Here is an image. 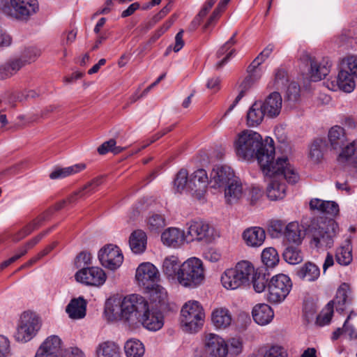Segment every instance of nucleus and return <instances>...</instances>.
Listing matches in <instances>:
<instances>
[{
  "label": "nucleus",
  "instance_id": "13d9d810",
  "mask_svg": "<svg viewBox=\"0 0 357 357\" xmlns=\"http://www.w3.org/2000/svg\"><path fill=\"white\" fill-rule=\"evenodd\" d=\"M300 98V86L295 82H290L287 88L284 98L289 102H296Z\"/></svg>",
  "mask_w": 357,
  "mask_h": 357
},
{
  "label": "nucleus",
  "instance_id": "c85d7f7f",
  "mask_svg": "<svg viewBox=\"0 0 357 357\" xmlns=\"http://www.w3.org/2000/svg\"><path fill=\"white\" fill-rule=\"evenodd\" d=\"M266 116L261 103L259 101L255 102L247 112V124L250 127H255L259 125Z\"/></svg>",
  "mask_w": 357,
  "mask_h": 357
},
{
  "label": "nucleus",
  "instance_id": "e2e57ef3",
  "mask_svg": "<svg viewBox=\"0 0 357 357\" xmlns=\"http://www.w3.org/2000/svg\"><path fill=\"white\" fill-rule=\"evenodd\" d=\"M262 63H264V61L260 60L259 56H257L248 67V73H249V75L255 77V79H259L261 77V70L260 69H258V67Z\"/></svg>",
  "mask_w": 357,
  "mask_h": 357
},
{
  "label": "nucleus",
  "instance_id": "7ed1b4c3",
  "mask_svg": "<svg viewBox=\"0 0 357 357\" xmlns=\"http://www.w3.org/2000/svg\"><path fill=\"white\" fill-rule=\"evenodd\" d=\"M337 230L338 225L332 219L326 221L314 220L307 230L310 246L317 250L331 248Z\"/></svg>",
  "mask_w": 357,
  "mask_h": 357
},
{
  "label": "nucleus",
  "instance_id": "864d4df0",
  "mask_svg": "<svg viewBox=\"0 0 357 357\" xmlns=\"http://www.w3.org/2000/svg\"><path fill=\"white\" fill-rule=\"evenodd\" d=\"M250 279H252L253 288L256 292L261 293L264 291L268 280L265 273L255 271V274L252 275Z\"/></svg>",
  "mask_w": 357,
  "mask_h": 357
},
{
  "label": "nucleus",
  "instance_id": "4c0bfd02",
  "mask_svg": "<svg viewBox=\"0 0 357 357\" xmlns=\"http://www.w3.org/2000/svg\"><path fill=\"white\" fill-rule=\"evenodd\" d=\"M47 354L59 357L61 354V340L56 335H51L40 346Z\"/></svg>",
  "mask_w": 357,
  "mask_h": 357
},
{
  "label": "nucleus",
  "instance_id": "338daca9",
  "mask_svg": "<svg viewBox=\"0 0 357 357\" xmlns=\"http://www.w3.org/2000/svg\"><path fill=\"white\" fill-rule=\"evenodd\" d=\"M248 199H250L251 203L253 204L257 201L262 196V190L259 187L253 186L245 190Z\"/></svg>",
  "mask_w": 357,
  "mask_h": 357
},
{
  "label": "nucleus",
  "instance_id": "6e6d98bb",
  "mask_svg": "<svg viewBox=\"0 0 357 357\" xmlns=\"http://www.w3.org/2000/svg\"><path fill=\"white\" fill-rule=\"evenodd\" d=\"M287 72L284 69H278L275 73L273 84L277 89H282L289 84Z\"/></svg>",
  "mask_w": 357,
  "mask_h": 357
},
{
  "label": "nucleus",
  "instance_id": "bf43d9fd",
  "mask_svg": "<svg viewBox=\"0 0 357 357\" xmlns=\"http://www.w3.org/2000/svg\"><path fill=\"white\" fill-rule=\"evenodd\" d=\"M263 357H287V352L283 347L275 344L264 351Z\"/></svg>",
  "mask_w": 357,
  "mask_h": 357
},
{
  "label": "nucleus",
  "instance_id": "de8ad7c7",
  "mask_svg": "<svg viewBox=\"0 0 357 357\" xmlns=\"http://www.w3.org/2000/svg\"><path fill=\"white\" fill-rule=\"evenodd\" d=\"M283 258L290 264H298L303 261V256L298 248L289 246L283 252Z\"/></svg>",
  "mask_w": 357,
  "mask_h": 357
},
{
  "label": "nucleus",
  "instance_id": "9b49d317",
  "mask_svg": "<svg viewBox=\"0 0 357 357\" xmlns=\"http://www.w3.org/2000/svg\"><path fill=\"white\" fill-rule=\"evenodd\" d=\"M289 166L293 169L294 174H296L297 176V178L295 181H290L289 179H287L288 178L284 176V174L291 176V174L287 172V174H286V172H283V170L279 171L278 173L273 174H264L266 176H268L269 177L272 178L266 188L267 196L271 200L275 201L282 199L285 197L287 187L284 180H286L289 183H295L298 180V174L294 171V168L291 166L290 164Z\"/></svg>",
  "mask_w": 357,
  "mask_h": 357
},
{
  "label": "nucleus",
  "instance_id": "473e14b6",
  "mask_svg": "<svg viewBox=\"0 0 357 357\" xmlns=\"http://www.w3.org/2000/svg\"><path fill=\"white\" fill-rule=\"evenodd\" d=\"M131 250L135 254H139L145 250L146 245V235L142 230L133 231L129 240Z\"/></svg>",
  "mask_w": 357,
  "mask_h": 357
},
{
  "label": "nucleus",
  "instance_id": "79ce46f5",
  "mask_svg": "<svg viewBox=\"0 0 357 357\" xmlns=\"http://www.w3.org/2000/svg\"><path fill=\"white\" fill-rule=\"evenodd\" d=\"M85 164L80 163L64 168H58L54 169L50 174V178L51 179L63 178L70 175H73L82 171L85 169Z\"/></svg>",
  "mask_w": 357,
  "mask_h": 357
},
{
  "label": "nucleus",
  "instance_id": "5701e85b",
  "mask_svg": "<svg viewBox=\"0 0 357 357\" xmlns=\"http://www.w3.org/2000/svg\"><path fill=\"white\" fill-rule=\"evenodd\" d=\"M252 317L259 325H266L269 324L274 317L272 308L267 304L259 303L252 309Z\"/></svg>",
  "mask_w": 357,
  "mask_h": 357
},
{
  "label": "nucleus",
  "instance_id": "423d86ee",
  "mask_svg": "<svg viewBox=\"0 0 357 357\" xmlns=\"http://www.w3.org/2000/svg\"><path fill=\"white\" fill-rule=\"evenodd\" d=\"M38 0H9L0 3V12L20 21H27L38 10Z\"/></svg>",
  "mask_w": 357,
  "mask_h": 357
},
{
  "label": "nucleus",
  "instance_id": "39448f33",
  "mask_svg": "<svg viewBox=\"0 0 357 357\" xmlns=\"http://www.w3.org/2000/svg\"><path fill=\"white\" fill-rule=\"evenodd\" d=\"M139 302L140 305L139 303L136 307L131 325L134 326L139 323L149 331H155L160 329L164 324L162 314L154 310L143 296H141Z\"/></svg>",
  "mask_w": 357,
  "mask_h": 357
},
{
  "label": "nucleus",
  "instance_id": "aec40b11",
  "mask_svg": "<svg viewBox=\"0 0 357 357\" xmlns=\"http://www.w3.org/2000/svg\"><path fill=\"white\" fill-rule=\"evenodd\" d=\"M87 302L82 297L74 298L66 307V312L71 319H82L86 314Z\"/></svg>",
  "mask_w": 357,
  "mask_h": 357
},
{
  "label": "nucleus",
  "instance_id": "393cba45",
  "mask_svg": "<svg viewBox=\"0 0 357 357\" xmlns=\"http://www.w3.org/2000/svg\"><path fill=\"white\" fill-rule=\"evenodd\" d=\"M221 282L225 288L231 290H235L245 286V283L233 268L225 271L221 276Z\"/></svg>",
  "mask_w": 357,
  "mask_h": 357
},
{
  "label": "nucleus",
  "instance_id": "20e7f679",
  "mask_svg": "<svg viewBox=\"0 0 357 357\" xmlns=\"http://www.w3.org/2000/svg\"><path fill=\"white\" fill-rule=\"evenodd\" d=\"M140 299L141 296L138 294H131L123 298H110L105 303V312L112 319H124L131 325L132 318L134 317L137 304H140Z\"/></svg>",
  "mask_w": 357,
  "mask_h": 357
},
{
  "label": "nucleus",
  "instance_id": "3c124183",
  "mask_svg": "<svg viewBox=\"0 0 357 357\" xmlns=\"http://www.w3.org/2000/svg\"><path fill=\"white\" fill-rule=\"evenodd\" d=\"M147 227L152 232L160 231L165 225L166 222L163 215L153 213L146 220Z\"/></svg>",
  "mask_w": 357,
  "mask_h": 357
},
{
  "label": "nucleus",
  "instance_id": "cd10ccee",
  "mask_svg": "<svg viewBox=\"0 0 357 357\" xmlns=\"http://www.w3.org/2000/svg\"><path fill=\"white\" fill-rule=\"evenodd\" d=\"M96 357H120L119 347L112 341H103L96 347Z\"/></svg>",
  "mask_w": 357,
  "mask_h": 357
},
{
  "label": "nucleus",
  "instance_id": "f257e3e1",
  "mask_svg": "<svg viewBox=\"0 0 357 357\" xmlns=\"http://www.w3.org/2000/svg\"><path fill=\"white\" fill-rule=\"evenodd\" d=\"M234 147L239 158L248 161L257 159L264 174H273L286 170L291 174V176L284 174L287 179L295 181L297 178L287 157H278L274 160L275 147L271 138H266L264 141L259 133L247 130L238 135Z\"/></svg>",
  "mask_w": 357,
  "mask_h": 357
},
{
  "label": "nucleus",
  "instance_id": "f704fd0d",
  "mask_svg": "<svg viewBox=\"0 0 357 357\" xmlns=\"http://www.w3.org/2000/svg\"><path fill=\"white\" fill-rule=\"evenodd\" d=\"M233 268L245 285L250 283V278L255 274V271L253 264L248 260L238 261Z\"/></svg>",
  "mask_w": 357,
  "mask_h": 357
},
{
  "label": "nucleus",
  "instance_id": "8fccbe9b",
  "mask_svg": "<svg viewBox=\"0 0 357 357\" xmlns=\"http://www.w3.org/2000/svg\"><path fill=\"white\" fill-rule=\"evenodd\" d=\"M262 262L269 268L275 266L279 262V255L273 248H265L261 253Z\"/></svg>",
  "mask_w": 357,
  "mask_h": 357
},
{
  "label": "nucleus",
  "instance_id": "5fc2aeb1",
  "mask_svg": "<svg viewBox=\"0 0 357 357\" xmlns=\"http://www.w3.org/2000/svg\"><path fill=\"white\" fill-rule=\"evenodd\" d=\"M116 141L114 139H110L109 140L105 142L102 143L98 148V152L100 155H105L109 151L113 153L114 154L116 155L120 153H121L124 148L121 146H116Z\"/></svg>",
  "mask_w": 357,
  "mask_h": 357
},
{
  "label": "nucleus",
  "instance_id": "2eb2a0df",
  "mask_svg": "<svg viewBox=\"0 0 357 357\" xmlns=\"http://www.w3.org/2000/svg\"><path fill=\"white\" fill-rule=\"evenodd\" d=\"M235 177L230 167L218 165L213 168L209 178V185L214 189L222 190Z\"/></svg>",
  "mask_w": 357,
  "mask_h": 357
},
{
  "label": "nucleus",
  "instance_id": "a878e982",
  "mask_svg": "<svg viewBox=\"0 0 357 357\" xmlns=\"http://www.w3.org/2000/svg\"><path fill=\"white\" fill-rule=\"evenodd\" d=\"M310 208L330 215H336L339 213V206L333 201H325L319 199H312L310 202Z\"/></svg>",
  "mask_w": 357,
  "mask_h": 357
},
{
  "label": "nucleus",
  "instance_id": "603ef678",
  "mask_svg": "<svg viewBox=\"0 0 357 357\" xmlns=\"http://www.w3.org/2000/svg\"><path fill=\"white\" fill-rule=\"evenodd\" d=\"M189 177L187 170L181 169L176 174L174 181V188L176 192H181L186 189L188 190V183Z\"/></svg>",
  "mask_w": 357,
  "mask_h": 357
},
{
  "label": "nucleus",
  "instance_id": "37998d69",
  "mask_svg": "<svg viewBox=\"0 0 357 357\" xmlns=\"http://www.w3.org/2000/svg\"><path fill=\"white\" fill-rule=\"evenodd\" d=\"M124 350L127 357H142L145 351L144 344L135 339L128 340L125 344Z\"/></svg>",
  "mask_w": 357,
  "mask_h": 357
},
{
  "label": "nucleus",
  "instance_id": "774afa93",
  "mask_svg": "<svg viewBox=\"0 0 357 357\" xmlns=\"http://www.w3.org/2000/svg\"><path fill=\"white\" fill-rule=\"evenodd\" d=\"M61 357H85L84 353L78 348H69L63 351L61 354Z\"/></svg>",
  "mask_w": 357,
  "mask_h": 357
},
{
  "label": "nucleus",
  "instance_id": "58836bf2",
  "mask_svg": "<svg viewBox=\"0 0 357 357\" xmlns=\"http://www.w3.org/2000/svg\"><path fill=\"white\" fill-rule=\"evenodd\" d=\"M350 294V289L348 284L343 283L338 288L336 294L335 299L332 301L333 305L335 304L336 310L342 312L344 310L343 305L347 303H351V300L349 298Z\"/></svg>",
  "mask_w": 357,
  "mask_h": 357
},
{
  "label": "nucleus",
  "instance_id": "09e8293b",
  "mask_svg": "<svg viewBox=\"0 0 357 357\" xmlns=\"http://www.w3.org/2000/svg\"><path fill=\"white\" fill-rule=\"evenodd\" d=\"M339 69L357 77V56L351 55L343 58L340 61Z\"/></svg>",
  "mask_w": 357,
  "mask_h": 357
},
{
  "label": "nucleus",
  "instance_id": "052dcab7",
  "mask_svg": "<svg viewBox=\"0 0 357 357\" xmlns=\"http://www.w3.org/2000/svg\"><path fill=\"white\" fill-rule=\"evenodd\" d=\"M230 0H221L217 8L213 12L211 16L208 19V22L205 24V29L208 27L212 23H213L220 16V13L225 10L226 6Z\"/></svg>",
  "mask_w": 357,
  "mask_h": 357
},
{
  "label": "nucleus",
  "instance_id": "c03bdc74",
  "mask_svg": "<svg viewBox=\"0 0 357 357\" xmlns=\"http://www.w3.org/2000/svg\"><path fill=\"white\" fill-rule=\"evenodd\" d=\"M352 248L349 243L336 250L335 259L341 266H347L352 261Z\"/></svg>",
  "mask_w": 357,
  "mask_h": 357
},
{
  "label": "nucleus",
  "instance_id": "f3484780",
  "mask_svg": "<svg viewBox=\"0 0 357 357\" xmlns=\"http://www.w3.org/2000/svg\"><path fill=\"white\" fill-rule=\"evenodd\" d=\"M204 348L208 357H227L228 355L227 342L215 334L210 333L206 336Z\"/></svg>",
  "mask_w": 357,
  "mask_h": 357
},
{
  "label": "nucleus",
  "instance_id": "2f4dec72",
  "mask_svg": "<svg viewBox=\"0 0 357 357\" xmlns=\"http://www.w3.org/2000/svg\"><path fill=\"white\" fill-rule=\"evenodd\" d=\"M304 235L303 229L297 222H291L285 227L284 237L289 242L301 244Z\"/></svg>",
  "mask_w": 357,
  "mask_h": 357
},
{
  "label": "nucleus",
  "instance_id": "69168bd1",
  "mask_svg": "<svg viewBox=\"0 0 357 357\" xmlns=\"http://www.w3.org/2000/svg\"><path fill=\"white\" fill-rule=\"evenodd\" d=\"M10 354V341L6 337L0 335V357H8Z\"/></svg>",
  "mask_w": 357,
  "mask_h": 357
},
{
  "label": "nucleus",
  "instance_id": "c9c22d12",
  "mask_svg": "<svg viewBox=\"0 0 357 357\" xmlns=\"http://www.w3.org/2000/svg\"><path fill=\"white\" fill-rule=\"evenodd\" d=\"M355 78L357 77L349 73L339 69L336 78L337 86L340 90L346 93H350L355 88Z\"/></svg>",
  "mask_w": 357,
  "mask_h": 357
},
{
  "label": "nucleus",
  "instance_id": "0eeeda50",
  "mask_svg": "<svg viewBox=\"0 0 357 357\" xmlns=\"http://www.w3.org/2000/svg\"><path fill=\"white\" fill-rule=\"evenodd\" d=\"M204 318V309L196 301H188L181 310V324L185 332H197L202 327Z\"/></svg>",
  "mask_w": 357,
  "mask_h": 357
},
{
  "label": "nucleus",
  "instance_id": "72a5a7b5",
  "mask_svg": "<svg viewBox=\"0 0 357 357\" xmlns=\"http://www.w3.org/2000/svg\"><path fill=\"white\" fill-rule=\"evenodd\" d=\"M328 137L331 146L334 149L342 148L347 142L344 129L338 126L331 128Z\"/></svg>",
  "mask_w": 357,
  "mask_h": 357
},
{
  "label": "nucleus",
  "instance_id": "bb28decb",
  "mask_svg": "<svg viewBox=\"0 0 357 357\" xmlns=\"http://www.w3.org/2000/svg\"><path fill=\"white\" fill-rule=\"evenodd\" d=\"M211 321L213 325L218 329H225L230 326L231 323V315L226 308H218L211 314Z\"/></svg>",
  "mask_w": 357,
  "mask_h": 357
},
{
  "label": "nucleus",
  "instance_id": "1a4fd4ad",
  "mask_svg": "<svg viewBox=\"0 0 357 357\" xmlns=\"http://www.w3.org/2000/svg\"><path fill=\"white\" fill-rule=\"evenodd\" d=\"M40 318L33 312H24L21 316L15 334V338L20 342L31 340L40 330Z\"/></svg>",
  "mask_w": 357,
  "mask_h": 357
},
{
  "label": "nucleus",
  "instance_id": "e433bc0d",
  "mask_svg": "<svg viewBox=\"0 0 357 357\" xmlns=\"http://www.w3.org/2000/svg\"><path fill=\"white\" fill-rule=\"evenodd\" d=\"M27 61V60H23L21 57L10 60L6 64L0 66V79H5L13 75L26 65Z\"/></svg>",
  "mask_w": 357,
  "mask_h": 357
},
{
  "label": "nucleus",
  "instance_id": "dca6fc26",
  "mask_svg": "<svg viewBox=\"0 0 357 357\" xmlns=\"http://www.w3.org/2000/svg\"><path fill=\"white\" fill-rule=\"evenodd\" d=\"M77 281L89 286H100L106 280L105 272L98 267L82 268L75 274Z\"/></svg>",
  "mask_w": 357,
  "mask_h": 357
},
{
  "label": "nucleus",
  "instance_id": "0e129e2a",
  "mask_svg": "<svg viewBox=\"0 0 357 357\" xmlns=\"http://www.w3.org/2000/svg\"><path fill=\"white\" fill-rule=\"evenodd\" d=\"M88 196H89V190L86 192L85 190H84V188L82 187L80 190L70 195L66 199V201L68 205H73L75 204L79 199H84Z\"/></svg>",
  "mask_w": 357,
  "mask_h": 357
},
{
  "label": "nucleus",
  "instance_id": "412c9836",
  "mask_svg": "<svg viewBox=\"0 0 357 357\" xmlns=\"http://www.w3.org/2000/svg\"><path fill=\"white\" fill-rule=\"evenodd\" d=\"M161 240L169 247L178 248L186 240V235L183 230L169 227L162 234Z\"/></svg>",
  "mask_w": 357,
  "mask_h": 357
},
{
  "label": "nucleus",
  "instance_id": "c756f323",
  "mask_svg": "<svg viewBox=\"0 0 357 357\" xmlns=\"http://www.w3.org/2000/svg\"><path fill=\"white\" fill-rule=\"evenodd\" d=\"M296 275L303 280L313 282L320 276V269L315 264L306 262L298 269Z\"/></svg>",
  "mask_w": 357,
  "mask_h": 357
},
{
  "label": "nucleus",
  "instance_id": "4d7b16f0",
  "mask_svg": "<svg viewBox=\"0 0 357 357\" xmlns=\"http://www.w3.org/2000/svg\"><path fill=\"white\" fill-rule=\"evenodd\" d=\"M333 313V302H329L317 317L316 323L320 326L330 323Z\"/></svg>",
  "mask_w": 357,
  "mask_h": 357
},
{
  "label": "nucleus",
  "instance_id": "f03ea898",
  "mask_svg": "<svg viewBox=\"0 0 357 357\" xmlns=\"http://www.w3.org/2000/svg\"><path fill=\"white\" fill-rule=\"evenodd\" d=\"M135 278L138 284L145 289L153 302L165 303V289L158 282L160 275L157 268L149 262L142 263L136 270Z\"/></svg>",
  "mask_w": 357,
  "mask_h": 357
},
{
  "label": "nucleus",
  "instance_id": "b1692460",
  "mask_svg": "<svg viewBox=\"0 0 357 357\" xmlns=\"http://www.w3.org/2000/svg\"><path fill=\"white\" fill-rule=\"evenodd\" d=\"M243 238L247 245L250 247H259L265 241V231L259 227H253L245 229Z\"/></svg>",
  "mask_w": 357,
  "mask_h": 357
},
{
  "label": "nucleus",
  "instance_id": "ea45409f",
  "mask_svg": "<svg viewBox=\"0 0 357 357\" xmlns=\"http://www.w3.org/2000/svg\"><path fill=\"white\" fill-rule=\"evenodd\" d=\"M236 43V40L233 38H229L225 43H224L217 51L216 55L218 57H220L227 53V51L229 52L227 54V55L218 63H217L215 68L216 69H220L222 68L230 59L231 56L234 54L235 50L231 49L233 45Z\"/></svg>",
  "mask_w": 357,
  "mask_h": 357
},
{
  "label": "nucleus",
  "instance_id": "a19ab883",
  "mask_svg": "<svg viewBox=\"0 0 357 357\" xmlns=\"http://www.w3.org/2000/svg\"><path fill=\"white\" fill-rule=\"evenodd\" d=\"M338 160L340 162H347L355 166L357 165V142H353L346 146L339 155Z\"/></svg>",
  "mask_w": 357,
  "mask_h": 357
},
{
  "label": "nucleus",
  "instance_id": "4468645a",
  "mask_svg": "<svg viewBox=\"0 0 357 357\" xmlns=\"http://www.w3.org/2000/svg\"><path fill=\"white\" fill-rule=\"evenodd\" d=\"M98 259L105 268L116 270L121 265L123 257L117 246L108 245L100 250Z\"/></svg>",
  "mask_w": 357,
  "mask_h": 357
},
{
  "label": "nucleus",
  "instance_id": "6ab92c4d",
  "mask_svg": "<svg viewBox=\"0 0 357 357\" xmlns=\"http://www.w3.org/2000/svg\"><path fill=\"white\" fill-rule=\"evenodd\" d=\"M261 103L264 112L269 118L278 116L281 111L282 98L278 92H273L269 94L264 101H259Z\"/></svg>",
  "mask_w": 357,
  "mask_h": 357
},
{
  "label": "nucleus",
  "instance_id": "ddd939ff",
  "mask_svg": "<svg viewBox=\"0 0 357 357\" xmlns=\"http://www.w3.org/2000/svg\"><path fill=\"white\" fill-rule=\"evenodd\" d=\"M302 62L310 66L309 72L310 79L317 82L324 78L330 72L331 63L327 59L317 61L307 52H303L301 56Z\"/></svg>",
  "mask_w": 357,
  "mask_h": 357
},
{
  "label": "nucleus",
  "instance_id": "a211bd4d",
  "mask_svg": "<svg viewBox=\"0 0 357 357\" xmlns=\"http://www.w3.org/2000/svg\"><path fill=\"white\" fill-rule=\"evenodd\" d=\"M208 185H209V178L206 170L199 169L190 176L188 191L200 199L206 192Z\"/></svg>",
  "mask_w": 357,
  "mask_h": 357
},
{
  "label": "nucleus",
  "instance_id": "f8f14e48",
  "mask_svg": "<svg viewBox=\"0 0 357 357\" xmlns=\"http://www.w3.org/2000/svg\"><path fill=\"white\" fill-rule=\"evenodd\" d=\"M186 241L197 240L210 243L214 239L213 229L202 220L191 221L187 224Z\"/></svg>",
  "mask_w": 357,
  "mask_h": 357
},
{
  "label": "nucleus",
  "instance_id": "6e6552de",
  "mask_svg": "<svg viewBox=\"0 0 357 357\" xmlns=\"http://www.w3.org/2000/svg\"><path fill=\"white\" fill-rule=\"evenodd\" d=\"M204 279V268L200 259L190 258L181 264L178 281L183 287H196Z\"/></svg>",
  "mask_w": 357,
  "mask_h": 357
},
{
  "label": "nucleus",
  "instance_id": "4be33fe9",
  "mask_svg": "<svg viewBox=\"0 0 357 357\" xmlns=\"http://www.w3.org/2000/svg\"><path fill=\"white\" fill-rule=\"evenodd\" d=\"M222 190L225 191L226 202L230 204L236 202L244 195H246L242 183L236 177H234Z\"/></svg>",
  "mask_w": 357,
  "mask_h": 357
},
{
  "label": "nucleus",
  "instance_id": "a18cd8bd",
  "mask_svg": "<svg viewBox=\"0 0 357 357\" xmlns=\"http://www.w3.org/2000/svg\"><path fill=\"white\" fill-rule=\"evenodd\" d=\"M327 147L326 140L318 138L313 141L310 147V157L314 162H319L323 157Z\"/></svg>",
  "mask_w": 357,
  "mask_h": 357
},
{
  "label": "nucleus",
  "instance_id": "49530a36",
  "mask_svg": "<svg viewBox=\"0 0 357 357\" xmlns=\"http://www.w3.org/2000/svg\"><path fill=\"white\" fill-rule=\"evenodd\" d=\"M257 80L258 79H255V77H254L252 75H248L244 79V80L242 82V83L240 85L241 90H240V92H239L238 95L235 98L233 104H231L229 106L228 110L227 111V113L229 112L230 111H231L234 108V107L238 104V102L245 96L246 92L252 86L254 83L256 81H257Z\"/></svg>",
  "mask_w": 357,
  "mask_h": 357
},
{
  "label": "nucleus",
  "instance_id": "9d476101",
  "mask_svg": "<svg viewBox=\"0 0 357 357\" xmlns=\"http://www.w3.org/2000/svg\"><path fill=\"white\" fill-rule=\"evenodd\" d=\"M292 287L290 278L284 274L273 276L268 284V300L274 303H280L289 294Z\"/></svg>",
  "mask_w": 357,
  "mask_h": 357
},
{
  "label": "nucleus",
  "instance_id": "7c9ffc66",
  "mask_svg": "<svg viewBox=\"0 0 357 357\" xmlns=\"http://www.w3.org/2000/svg\"><path fill=\"white\" fill-rule=\"evenodd\" d=\"M181 261L178 257L174 255L167 257L162 263V270L163 273L169 278H178V272L181 268Z\"/></svg>",
  "mask_w": 357,
  "mask_h": 357
},
{
  "label": "nucleus",
  "instance_id": "680f3d73",
  "mask_svg": "<svg viewBox=\"0 0 357 357\" xmlns=\"http://www.w3.org/2000/svg\"><path fill=\"white\" fill-rule=\"evenodd\" d=\"M227 344L228 345V354L236 356L241 353L243 345L239 339L231 338Z\"/></svg>",
  "mask_w": 357,
  "mask_h": 357
}]
</instances>
